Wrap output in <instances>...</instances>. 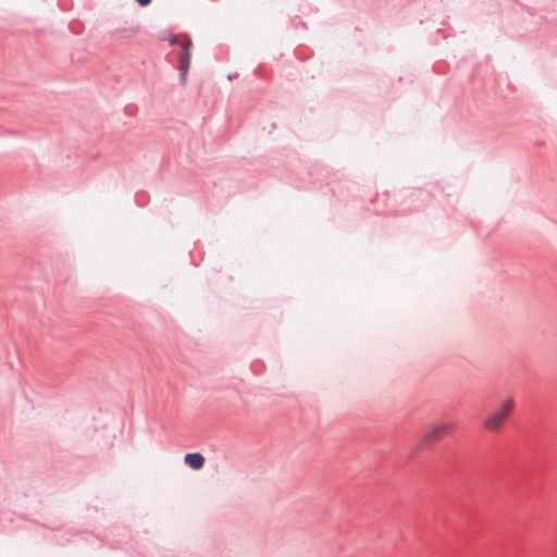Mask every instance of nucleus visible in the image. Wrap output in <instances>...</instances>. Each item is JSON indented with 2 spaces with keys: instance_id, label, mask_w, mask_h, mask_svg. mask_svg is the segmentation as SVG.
I'll use <instances>...</instances> for the list:
<instances>
[{
  "instance_id": "nucleus-1",
  "label": "nucleus",
  "mask_w": 557,
  "mask_h": 557,
  "mask_svg": "<svg viewBox=\"0 0 557 557\" xmlns=\"http://www.w3.org/2000/svg\"><path fill=\"white\" fill-rule=\"evenodd\" d=\"M513 406L515 401L511 397L503 399L496 408L486 414L483 420V426L491 432L500 430L509 417Z\"/></svg>"
},
{
  "instance_id": "nucleus-2",
  "label": "nucleus",
  "mask_w": 557,
  "mask_h": 557,
  "mask_svg": "<svg viewBox=\"0 0 557 557\" xmlns=\"http://www.w3.org/2000/svg\"><path fill=\"white\" fill-rule=\"evenodd\" d=\"M455 428L454 422L449 421H440L434 422L429 430L423 435V441L425 443H431L437 441L440 437L444 436L447 432Z\"/></svg>"
},
{
  "instance_id": "nucleus-3",
  "label": "nucleus",
  "mask_w": 557,
  "mask_h": 557,
  "mask_svg": "<svg viewBox=\"0 0 557 557\" xmlns=\"http://www.w3.org/2000/svg\"><path fill=\"white\" fill-rule=\"evenodd\" d=\"M193 47V41L189 37L183 38L182 44L180 45V71L181 77L185 82L187 72L190 66L191 53L190 49Z\"/></svg>"
},
{
  "instance_id": "nucleus-4",
  "label": "nucleus",
  "mask_w": 557,
  "mask_h": 557,
  "mask_svg": "<svg viewBox=\"0 0 557 557\" xmlns=\"http://www.w3.org/2000/svg\"><path fill=\"white\" fill-rule=\"evenodd\" d=\"M184 460L194 470H199L205 466V457L199 453L186 454Z\"/></svg>"
},
{
  "instance_id": "nucleus-5",
  "label": "nucleus",
  "mask_w": 557,
  "mask_h": 557,
  "mask_svg": "<svg viewBox=\"0 0 557 557\" xmlns=\"http://www.w3.org/2000/svg\"><path fill=\"white\" fill-rule=\"evenodd\" d=\"M188 36L186 35H170L166 40L169 41V44L171 46H174V45H181L182 41H183V38H187Z\"/></svg>"
},
{
  "instance_id": "nucleus-6",
  "label": "nucleus",
  "mask_w": 557,
  "mask_h": 557,
  "mask_svg": "<svg viewBox=\"0 0 557 557\" xmlns=\"http://www.w3.org/2000/svg\"><path fill=\"white\" fill-rule=\"evenodd\" d=\"M140 5L145 7V5H148L151 0H136Z\"/></svg>"
}]
</instances>
